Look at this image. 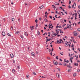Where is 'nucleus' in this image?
Wrapping results in <instances>:
<instances>
[{
	"mask_svg": "<svg viewBox=\"0 0 80 80\" xmlns=\"http://www.w3.org/2000/svg\"><path fill=\"white\" fill-rule=\"evenodd\" d=\"M73 33H74V35L75 36H77L78 35V32L76 31H74Z\"/></svg>",
	"mask_w": 80,
	"mask_h": 80,
	"instance_id": "obj_1",
	"label": "nucleus"
},
{
	"mask_svg": "<svg viewBox=\"0 0 80 80\" xmlns=\"http://www.w3.org/2000/svg\"><path fill=\"white\" fill-rule=\"evenodd\" d=\"M59 41L60 42H59ZM59 40H57V43H62V39H60Z\"/></svg>",
	"mask_w": 80,
	"mask_h": 80,
	"instance_id": "obj_2",
	"label": "nucleus"
},
{
	"mask_svg": "<svg viewBox=\"0 0 80 80\" xmlns=\"http://www.w3.org/2000/svg\"><path fill=\"white\" fill-rule=\"evenodd\" d=\"M53 63H54V64L55 65H57V64H58V62H57V61H53Z\"/></svg>",
	"mask_w": 80,
	"mask_h": 80,
	"instance_id": "obj_3",
	"label": "nucleus"
},
{
	"mask_svg": "<svg viewBox=\"0 0 80 80\" xmlns=\"http://www.w3.org/2000/svg\"><path fill=\"white\" fill-rule=\"evenodd\" d=\"M56 75L58 78H60V75L58 73H57Z\"/></svg>",
	"mask_w": 80,
	"mask_h": 80,
	"instance_id": "obj_4",
	"label": "nucleus"
},
{
	"mask_svg": "<svg viewBox=\"0 0 80 80\" xmlns=\"http://www.w3.org/2000/svg\"><path fill=\"white\" fill-rule=\"evenodd\" d=\"M2 35L3 36H5V35H6V34H5V32H2Z\"/></svg>",
	"mask_w": 80,
	"mask_h": 80,
	"instance_id": "obj_5",
	"label": "nucleus"
},
{
	"mask_svg": "<svg viewBox=\"0 0 80 80\" xmlns=\"http://www.w3.org/2000/svg\"><path fill=\"white\" fill-rule=\"evenodd\" d=\"M57 35V34L56 33H54V34L52 35V37H55Z\"/></svg>",
	"mask_w": 80,
	"mask_h": 80,
	"instance_id": "obj_6",
	"label": "nucleus"
},
{
	"mask_svg": "<svg viewBox=\"0 0 80 80\" xmlns=\"http://www.w3.org/2000/svg\"><path fill=\"white\" fill-rule=\"evenodd\" d=\"M10 56L11 58H13L14 57V55L12 54H10Z\"/></svg>",
	"mask_w": 80,
	"mask_h": 80,
	"instance_id": "obj_7",
	"label": "nucleus"
},
{
	"mask_svg": "<svg viewBox=\"0 0 80 80\" xmlns=\"http://www.w3.org/2000/svg\"><path fill=\"white\" fill-rule=\"evenodd\" d=\"M31 54L32 56H35V53L34 52H32Z\"/></svg>",
	"mask_w": 80,
	"mask_h": 80,
	"instance_id": "obj_8",
	"label": "nucleus"
},
{
	"mask_svg": "<svg viewBox=\"0 0 80 80\" xmlns=\"http://www.w3.org/2000/svg\"><path fill=\"white\" fill-rule=\"evenodd\" d=\"M55 31H56V33H57V34H58L59 33V32L60 31L59 30H55Z\"/></svg>",
	"mask_w": 80,
	"mask_h": 80,
	"instance_id": "obj_9",
	"label": "nucleus"
},
{
	"mask_svg": "<svg viewBox=\"0 0 80 80\" xmlns=\"http://www.w3.org/2000/svg\"><path fill=\"white\" fill-rule=\"evenodd\" d=\"M31 28L32 30H33L34 29V26H31Z\"/></svg>",
	"mask_w": 80,
	"mask_h": 80,
	"instance_id": "obj_10",
	"label": "nucleus"
},
{
	"mask_svg": "<svg viewBox=\"0 0 80 80\" xmlns=\"http://www.w3.org/2000/svg\"><path fill=\"white\" fill-rule=\"evenodd\" d=\"M12 72H13V73H15L16 72H15V70L14 69H12Z\"/></svg>",
	"mask_w": 80,
	"mask_h": 80,
	"instance_id": "obj_11",
	"label": "nucleus"
},
{
	"mask_svg": "<svg viewBox=\"0 0 80 80\" xmlns=\"http://www.w3.org/2000/svg\"><path fill=\"white\" fill-rule=\"evenodd\" d=\"M77 13L78 14H80V10H78V11L77 12Z\"/></svg>",
	"mask_w": 80,
	"mask_h": 80,
	"instance_id": "obj_12",
	"label": "nucleus"
},
{
	"mask_svg": "<svg viewBox=\"0 0 80 80\" xmlns=\"http://www.w3.org/2000/svg\"><path fill=\"white\" fill-rule=\"evenodd\" d=\"M67 67L68 68H72V67L71 66H70V65H67Z\"/></svg>",
	"mask_w": 80,
	"mask_h": 80,
	"instance_id": "obj_13",
	"label": "nucleus"
},
{
	"mask_svg": "<svg viewBox=\"0 0 80 80\" xmlns=\"http://www.w3.org/2000/svg\"><path fill=\"white\" fill-rule=\"evenodd\" d=\"M43 7H44V6L43 5H42V6L39 7V8L40 9H42V8Z\"/></svg>",
	"mask_w": 80,
	"mask_h": 80,
	"instance_id": "obj_14",
	"label": "nucleus"
},
{
	"mask_svg": "<svg viewBox=\"0 0 80 80\" xmlns=\"http://www.w3.org/2000/svg\"><path fill=\"white\" fill-rule=\"evenodd\" d=\"M55 5H60V4H59V3H58V2H55Z\"/></svg>",
	"mask_w": 80,
	"mask_h": 80,
	"instance_id": "obj_15",
	"label": "nucleus"
},
{
	"mask_svg": "<svg viewBox=\"0 0 80 80\" xmlns=\"http://www.w3.org/2000/svg\"><path fill=\"white\" fill-rule=\"evenodd\" d=\"M24 34H25V35L26 36H28V34L26 32H25V33Z\"/></svg>",
	"mask_w": 80,
	"mask_h": 80,
	"instance_id": "obj_16",
	"label": "nucleus"
},
{
	"mask_svg": "<svg viewBox=\"0 0 80 80\" xmlns=\"http://www.w3.org/2000/svg\"><path fill=\"white\" fill-rule=\"evenodd\" d=\"M74 65L75 66H78V63H75Z\"/></svg>",
	"mask_w": 80,
	"mask_h": 80,
	"instance_id": "obj_17",
	"label": "nucleus"
},
{
	"mask_svg": "<svg viewBox=\"0 0 80 80\" xmlns=\"http://www.w3.org/2000/svg\"><path fill=\"white\" fill-rule=\"evenodd\" d=\"M75 17H77V13H76L75 14Z\"/></svg>",
	"mask_w": 80,
	"mask_h": 80,
	"instance_id": "obj_18",
	"label": "nucleus"
},
{
	"mask_svg": "<svg viewBox=\"0 0 80 80\" xmlns=\"http://www.w3.org/2000/svg\"><path fill=\"white\" fill-rule=\"evenodd\" d=\"M68 44L67 43H65V47H68V45H67Z\"/></svg>",
	"mask_w": 80,
	"mask_h": 80,
	"instance_id": "obj_19",
	"label": "nucleus"
},
{
	"mask_svg": "<svg viewBox=\"0 0 80 80\" xmlns=\"http://www.w3.org/2000/svg\"><path fill=\"white\" fill-rule=\"evenodd\" d=\"M63 65L64 66H66V65H67V64H66V63L64 62V63H63Z\"/></svg>",
	"mask_w": 80,
	"mask_h": 80,
	"instance_id": "obj_20",
	"label": "nucleus"
},
{
	"mask_svg": "<svg viewBox=\"0 0 80 80\" xmlns=\"http://www.w3.org/2000/svg\"><path fill=\"white\" fill-rule=\"evenodd\" d=\"M52 26V24L50 23L49 24V25H48L49 27H51V26Z\"/></svg>",
	"mask_w": 80,
	"mask_h": 80,
	"instance_id": "obj_21",
	"label": "nucleus"
},
{
	"mask_svg": "<svg viewBox=\"0 0 80 80\" xmlns=\"http://www.w3.org/2000/svg\"><path fill=\"white\" fill-rule=\"evenodd\" d=\"M76 75H77V73H75L73 74V76H74V77H75V76H76Z\"/></svg>",
	"mask_w": 80,
	"mask_h": 80,
	"instance_id": "obj_22",
	"label": "nucleus"
},
{
	"mask_svg": "<svg viewBox=\"0 0 80 80\" xmlns=\"http://www.w3.org/2000/svg\"><path fill=\"white\" fill-rule=\"evenodd\" d=\"M44 21L45 22H48V20L47 19H44Z\"/></svg>",
	"mask_w": 80,
	"mask_h": 80,
	"instance_id": "obj_23",
	"label": "nucleus"
},
{
	"mask_svg": "<svg viewBox=\"0 0 80 80\" xmlns=\"http://www.w3.org/2000/svg\"><path fill=\"white\" fill-rule=\"evenodd\" d=\"M15 20V19L14 18H12V21H14Z\"/></svg>",
	"mask_w": 80,
	"mask_h": 80,
	"instance_id": "obj_24",
	"label": "nucleus"
},
{
	"mask_svg": "<svg viewBox=\"0 0 80 80\" xmlns=\"http://www.w3.org/2000/svg\"><path fill=\"white\" fill-rule=\"evenodd\" d=\"M78 55H77L76 56V59L77 60H78Z\"/></svg>",
	"mask_w": 80,
	"mask_h": 80,
	"instance_id": "obj_25",
	"label": "nucleus"
},
{
	"mask_svg": "<svg viewBox=\"0 0 80 80\" xmlns=\"http://www.w3.org/2000/svg\"><path fill=\"white\" fill-rule=\"evenodd\" d=\"M7 35H8V36H9V37H10V36H11V35L9 33H8Z\"/></svg>",
	"mask_w": 80,
	"mask_h": 80,
	"instance_id": "obj_26",
	"label": "nucleus"
},
{
	"mask_svg": "<svg viewBox=\"0 0 80 80\" xmlns=\"http://www.w3.org/2000/svg\"><path fill=\"white\" fill-rule=\"evenodd\" d=\"M20 37L22 39H23L24 38V36H23L21 35Z\"/></svg>",
	"mask_w": 80,
	"mask_h": 80,
	"instance_id": "obj_27",
	"label": "nucleus"
},
{
	"mask_svg": "<svg viewBox=\"0 0 80 80\" xmlns=\"http://www.w3.org/2000/svg\"><path fill=\"white\" fill-rule=\"evenodd\" d=\"M52 6L53 7V8H54V9L56 8V7H55V6L54 5H52Z\"/></svg>",
	"mask_w": 80,
	"mask_h": 80,
	"instance_id": "obj_28",
	"label": "nucleus"
},
{
	"mask_svg": "<svg viewBox=\"0 0 80 80\" xmlns=\"http://www.w3.org/2000/svg\"><path fill=\"white\" fill-rule=\"evenodd\" d=\"M71 71H72V69H69L68 70V71L69 72Z\"/></svg>",
	"mask_w": 80,
	"mask_h": 80,
	"instance_id": "obj_29",
	"label": "nucleus"
},
{
	"mask_svg": "<svg viewBox=\"0 0 80 80\" xmlns=\"http://www.w3.org/2000/svg\"><path fill=\"white\" fill-rule=\"evenodd\" d=\"M65 25H66V24H65L64 25L62 26V27L64 28V27H65Z\"/></svg>",
	"mask_w": 80,
	"mask_h": 80,
	"instance_id": "obj_30",
	"label": "nucleus"
},
{
	"mask_svg": "<svg viewBox=\"0 0 80 80\" xmlns=\"http://www.w3.org/2000/svg\"><path fill=\"white\" fill-rule=\"evenodd\" d=\"M47 58L49 60H50L51 59L50 58V57H47Z\"/></svg>",
	"mask_w": 80,
	"mask_h": 80,
	"instance_id": "obj_31",
	"label": "nucleus"
},
{
	"mask_svg": "<svg viewBox=\"0 0 80 80\" xmlns=\"http://www.w3.org/2000/svg\"><path fill=\"white\" fill-rule=\"evenodd\" d=\"M33 74L34 75H36V72H33Z\"/></svg>",
	"mask_w": 80,
	"mask_h": 80,
	"instance_id": "obj_32",
	"label": "nucleus"
},
{
	"mask_svg": "<svg viewBox=\"0 0 80 80\" xmlns=\"http://www.w3.org/2000/svg\"><path fill=\"white\" fill-rule=\"evenodd\" d=\"M26 77H27V78H29V75H27L26 76Z\"/></svg>",
	"mask_w": 80,
	"mask_h": 80,
	"instance_id": "obj_33",
	"label": "nucleus"
},
{
	"mask_svg": "<svg viewBox=\"0 0 80 80\" xmlns=\"http://www.w3.org/2000/svg\"><path fill=\"white\" fill-rule=\"evenodd\" d=\"M19 33V31H18L17 32H16V33L17 34H18Z\"/></svg>",
	"mask_w": 80,
	"mask_h": 80,
	"instance_id": "obj_34",
	"label": "nucleus"
},
{
	"mask_svg": "<svg viewBox=\"0 0 80 80\" xmlns=\"http://www.w3.org/2000/svg\"><path fill=\"white\" fill-rule=\"evenodd\" d=\"M71 3H72V2H71V1H69V4H71Z\"/></svg>",
	"mask_w": 80,
	"mask_h": 80,
	"instance_id": "obj_35",
	"label": "nucleus"
},
{
	"mask_svg": "<svg viewBox=\"0 0 80 80\" xmlns=\"http://www.w3.org/2000/svg\"><path fill=\"white\" fill-rule=\"evenodd\" d=\"M38 22V20L37 19H36V20H35V22H36V23H37Z\"/></svg>",
	"mask_w": 80,
	"mask_h": 80,
	"instance_id": "obj_36",
	"label": "nucleus"
},
{
	"mask_svg": "<svg viewBox=\"0 0 80 80\" xmlns=\"http://www.w3.org/2000/svg\"><path fill=\"white\" fill-rule=\"evenodd\" d=\"M77 30H78V31L80 32V28H78V29Z\"/></svg>",
	"mask_w": 80,
	"mask_h": 80,
	"instance_id": "obj_37",
	"label": "nucleus"
},
{
	"mask_svg": "<svg viewBox=\"0 0 80 80\" xmlns=\"http://www.w3.org/2000/svg\"><path fill=\"white\" fill-rule=\"evenodd\" d=\"M72 59H73V57H72L70 59V60H72Z\"/></svg>",
	"mask_w": 80,
	"mask_h": 80,
	"instance_id": "obj_38",
	"label": "nucleus"
},
{
	"mask_svg": "<svg viewBox=\"0 0 80 80\" xmlns=\"http://www.w3.org/2000/svg\"><path fill=\"white\" fill-rule=\"evenodd\" d=\"M38 35H40V32H38Z\"/></svg>",
	"mask_w": 80,
	"mask_h": 80,
	"instance_id": "obj_39",
	"label": "nucleus"
},
{
	"mask_svg": "<svg viewBox=\"0 0 80 80\" xmlns=\"http://www.w3.org/2000/svg\"><path fill=\"white\" fill-rule=\"evenodd\" d=\"M67 26H71V25H69V24H67Z\"/></svg>",
	"mask_w": 80,
	"mask_h": 80,
	"instance_id": "obj_40",
	"label": "nucleus"
},
{
	"mask_svg": "<svg viewBox=\"0 0 80 80\" xmlns=\"http://www.w3.org/2000/svg\"><path fill=\"white\" fill-rule=\"evenodd\" d=\"M56 58L57 59H58V56H56Z\"/></svg>",
	"mask_w": 80,
	"mask_h": 80,
	"instance_id": "obj_41",
	"label": "nucleus"
},
{
	"mask_svg": "<svg viewBox=\"0 0 80 80\" xmlns=\"http://www.w3.org/2000/svg\"><path fill=\"white\" fill-rule=\"evenodd\" d=\"M80 69H78L77 70V71L78 72H80Z\"/></svg>",
	"mask_w": 80,
	"mask_h": 80,
	"instance_id": "obj_42",
	"label": "nucleus"
},
{
	"mask_svg": "<svg viewBox=\"0 0 80 80\" xmlns=\"http://www.w3.org/2000/svg\"><path fill=\"white\" fill-rule=\"evenodd\" d=\"M46 40H47L48 42L50 41V40H49V39H48Z\"/></svg>",
	"mask_w": 80,
	"mask_h": 80,
	"instance_id": "obj_43",
	"label": "nucleus"
},
{
	"mask_svg": "<svg viewBox=\"0 0 80 80\" xmlns=\"http://www.w3.org/2000/svg\"><path fill=\"white\" fill-rule=\"evenodd\" d=\"M17 68H18V69H20V67H19V66H17Z\"/></svg>",
	"mask_w": 80,
	"mask_h": 80,
	"instance_id": "obj_44",
	"label": "nucleus"
},
{
	"mask_svg": "<svg viewBox=\"0 0 80 80\" xmlns=\"http://www.w3.org/2000/svg\"><path fill=\"white\" fill-rule=\"evenodd\" d=\"M52 38H51L49 39L50 40V41L51 40H52Z\"/></svg>",
	"mask_w": 80,
	"mask_h": 80,
	"instance_id": "obj_45",
	"label": "nucleus"
},
{
	"mask_svg": "<svg viewBox=\"0 0 80 80\" xmlns=\"http://www.w3.org/2000/svg\"><path fill=\"white\" fill-rule=\"evenodd\" d=\"M49 18H50L52 19V16H50Z\"/></svg>",
	"mask_w": 80,
	"mask_h": 80,
	"instance_id": "obj_46",
	"label": "nucleus"
},
{
	"mask_svg": "<svg viewBox=\"0 0 80 80\" xmlns=\"http://www.w3.org/2000/svg\"><path fill=\"white\" fill-rule=\"evenodd\" d=\"M53 18H54V19H53V20H56V18H55L54 17H53Z\"/></svg>",
	"mask_w": 80,
	"mask_h": 80,
	"instance_id": "obj_47",
	"label": "nucleus"
},
{
	"mask_svg": "<svg viewBox=\"0 0 80 80\" xmlns=\"http://www.w3.org/2000/svg\"><path fill=\"white\" fill-rule=\"evenodd\" d=\"M66 62L67 63H68V62H69V61L68 60H67Z\"/></svg>",
	"mask_w": 80,
	"mask_h": 80,
	"instance_id": "obj_48",
	"label": "nucleus"
},
{
	"mask_svg": "<svg viewBox=\"0 0 80 80\" xmlns=\"http://www.w3.org/2000/svg\"><path fill=\"white\" fill-rule=\"evenodd\" d=\"M38 24H36V27H38Z\"/></svg>",
	"mask_w": 80,
	"mask_h": 80,
	"instance_id": "obj_49",
	"label": "nucleus"
},
{
	"mask_svg": "<svg viewBox=\"0 0 80 80\" xmlns=\"http://www.w3.org/2000/svg\"><path fill=\"white\" fill-rule=\"evenodd\" d=\"M61 13H62V15H64V14L63 13V12H61Z\"/></svg>",
	"mask_w": 80,
	"mask_h": 80,
	"instance_id": "obj_50",
	"label": "nucleus"
},
{
	"mask_svg": "<svg viewBox=\"0 0 80 80\" xmlns=\"http://www.w3.org/2000/svg\"><path fill=\"white\" fill-rule=\"evenodd\" d=\"M18 21L19 22H20V18H19L18 20Z\"/></svg>",
	"mask_w": 80,
	"mask_h": 80,
	"instance_id": "obj_51",
	"label": "nucleus"
},
{
	"mask_svg": "<svg viewBox=\"0 0 80 80\" xmlns=\"http://www.w3.org/2000/svg\"><path fill=\"white\" fill-rule=\"evenodd\" d=\"M69 14L71 15H72V13L71 12H70L69 13Z\"/></svg>",
	"mask_w": 80,
	"mask_h": 80,
	"instance_id": "obj_52",
	"label": "nucleus"
},
{
	"mask_svg": "<svg viewBox=\"0 0 80 80\" xmlns=\"http://www.w3.org/2000/svg\"><path fill=\"white\" fill-rule=\"evenodd\" d=\"M74 6L75 5V6H76V3H75V2H74V5H73Z\"/></svg>",
	"mask_w": 80,
	"mask_h": 80,
	"instance_id": "obj_53",
	"label": "nucleus"
},
{
	"mask_svg": "<svg viewBox=\"0 0 80 80\" xmlns=\"http://www.w3.org/2000/svg\"><path fill=\"white\" fill-rule=\"evenodd\" d=\"M57 15H55V17H56V18H58V17H57Z\"/></svg>",
	"mask_w": 80,
	"mask_h": 80,
	"instance_id": "obj_54",
	"label": "nucleus"
},
{
	"mask_svg": "<svg viewBox=\"0 0 80 80\" xmlns=\"http://www.w3.org/2000/svg\"><path fill=\"white\" fill-rule=\"evenodd\" d=\"M58 28H60V26H56V28H58Z\"/></svg>",
	"mask_w": 80,
	"mask_h": 80,
	"instance_id": "obj_55",
	"label": "nucleus"
},
{
	"mask_svg": "<svg viewBox=\"0 0 80 80\" xmlns=\"http://www.w3.org/2000/svg\"><path fill=\"white\" fill-rule=\"evenodd\" d=\"M42 78H46L45 77H44L43 76H42Z\"/></svg>",
	"mask_w": 80,
	"mask_h": 80,
	"instance_id": "obj_56",
	"label": "nucleus"
},
{
	"mask_svg": "<svg viewBox=\"0 0 80 80\" xmlns=\"http://www.w3.org/2000/svg\"><path fill=\"white\" fill-rule=\"evenodd\" d=\"M73 7H74V5H73L72 6V8H73Z\"/></svg>",
	"mask_w": 80,
	"mask_h": 80,
	"instance_id": "obj_57",
	"label": "nucleus"
},
{
	"mask_svg": "<svg viewBox=\"0 0 80 80\" xmlns=\"http://www.w3.org/2000/svg\"><path fill=\"white\" fill-rule=\"evenodd\" d=\"M58 11H56L55 13H58Z\"/></svg>",
	"mask_w": 80,
	"mask_h": 80,
	"instance_id": "obj_58",
	"label": "nucleus"
},
{
	"mask_svg": "<svg viewBox=\"0 0 80 80\" xmlns=\"http://www.w3.org/2000/svg\"><path fill=\"white\" fill-rule=\"evenodd\" d=\"M25 5L26 6H27L28 4L27 3H25Z\"/></svg>",
	"mask_w": 80,
	"mask_h": 80,
	"instance_id": "obj_59",
	"label": "nucleus"
},
{
	"mask_svg": "<svg viewBox=\"0 0 80 80\" xmlns=\"http://www.w3.org/2000/svg\"><path fill=\"white\" fill-rule=\"evenodd\" d=\"M53 50H54V48H52V51H53Z\"/></svg>",
	"mask_w": 80,
	"mask_h": 80,
	"instance_id": "obj_60",
	"label": "nucleus"
},
{
	"mask_svg": "<svg viewBox=\"0 0 80 80\" xmlns=\"http://www.w3.org/2000/svg\"><path fill=\"white\" fill-rule=\"evenodd\" d=\"M60 9H62V7H60Z\"/></svg>",
	"mask_w": 80,
	"mask_h": 80,
	"instance_id": "obj_61",
	"label": "nucleus"
},
{
	"mask_svg": "<svg viewBox=\"0 0 80 80\" xmlns=\"http://www.w3.org/2000/svg\"><path fill=\"white\" fill-rule=\"evenodd\" d=\"M73 46H74V45L73 44H72V45L71 46V47L73 48Z\"/></svg>",
	"mask_w": 80,
	"mask_h": 80,
	"instance_id": "obj_62",
	"label": "nucleus"
},
{
	"mask_svg": "<svg viewBox=\"0 0 80 80\" xmlns=\"http://www.w3.org/2000/svg\"><path fill=\"white\" fill-rule=\"evenodd\" d=\"M68 45L69 46V47H70V46H71L70 45V44H68Z\"/></svg>",
	"mask_w": 80,
	"mask_h": 80,
	"instance_id": "obj_63",
	"label": "nucleus"
},
{
	"mask_svg": "<svg viewBox=\"0 0 80 80\" xmlns=\"http://www.w3.org/2000/svg\"><path fill=\"white\" fill-rule=\"evenodd\" d=\"M78 8H79L80 9V5L78 6Z\"/></svg>",
	"mask_w": 80,
	"mask_h": 80,
	"instance_id": "obj_64",
	"label": "nucleus"
}]
</instances>
